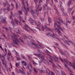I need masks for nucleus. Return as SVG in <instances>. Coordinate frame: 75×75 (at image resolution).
I'll return each mask as SVG.
<instances>
[{
    "label": "nucleus",
    "mask_w": 75,
    "mask_h": 75,
    "mask_svg": "<svg viewBox=\"0 0 75 75\" xmlns=\"http://www.w3.org/2000/svg\"><path fill=\"white\" fill-rule=\"evenodd\" d=\"M11 37H12L11 38V39H12V40H13V42L16 45H18V43H17V42L16 41H17L18 43H20V41H19V40H18V39H17V38H16L14 36H11Z\"/></svg>",
    "instance_id": "1"
},
{
    "label": "nucleus",
    "mask_w": 75,
    "mask_h": 75,
    "mask_svg": "<svg viewBox=\"0 0 75 75\" xmlns=\"http://www.w3.org/2000/svg\"><path fill=\"white\" fill-rule=\"evenodd\" d=\"M35 56H37V57H39L41 59L43 60H44V59H45V56H43L41 54H35Z\"/></svg>",
    "instance_id": "2"
},
{
    "label": "nucleus",
    "mask_w": 75,
    "mask_h": 75,
    "mask_svg": "<svg viewBox=\"0 0 75 75\" xmlns=\"http://www.w3.org/2000/svg\"><path fill=\"white\" fill-rule=\"evenodd\" d=\"M31 13L32 15L33 14H36V15L38 16V11L37 10L35 9V12L33 10H31Z\"/></svg>",
    "instance_id": "3"
},
{
    "label": "nucleus",
    "mask_w": 75,
    "mask_h": 75,
    "mask_svg": "<svg viewBox=\"0 0 75 75\" xmlns=\"http://www.w3.org/2000/svg\"><path fill=\"white\" fill-rule=\"evenodd\" d=\"M55 30L57 32V33L59 36H60V37L62 36V32L60 31L58 29V28H56L55 29Z\"/></svg>",
    "instance_id": "4"
},
{
    "label": "nucleus",
    "mask_w": 75,
    "mask_h": 75,
    "mask_svg": "<svg viewBox=\"0 0 75 75\" xmlns=\"http://www.w3.org/2000/svg\"><path fill=\"white\" fill-rule=\"evenodd\" d=\"M47 23H46L45 24V26L46 29V31H47L48 33H49V31H50V32H51V29H50V28H49L47 27Z\"/></svg>",
    "instance_id": "5"
},
{
    "label": "nucleus",
    "mask_w": 75,
    "mask_h": 75,
    "mask_svg": "<svg viewBox=\"0 0 75 75\" xmlns=\"http://www.w3.org/2000/svg\"><path fill=\"white\" fill-rule=\"evenodd\" d=\"M1 22L2 23H4L5 22V23H7V22L6 21V18H5V19H4L3 18H1Z\"/></svg>",
    "instance_id": "6"
},
{
    "label": "nucleus",
    "mask_w": 75,
    "mask_h": 75,
    "mask_svg": "<svg viewBox=\"0 0 75 75\" xmlns=\"http://www.w3.org/2000/svg\"><path fill=\"white\" fill-rule=\"evenodd\" d=\"M56 26H57V27L59 29H60L61 26H59L58 25H57V23L55 22L54 25V27L55 28V29H56V28H56Z\"/></svg>",
    "instance_id": "7"
},
{
    "label": "nucleus",
    "mask_w": 75,
    "mask_h": 75,
    "mask_svg": "<svg viewBox=\"0 0 75 75\" xmlns=\"http://www.w3.org/2000/svg\"><path fill=\"white\" fill-rule=\"evenodd\" d=\"M47 56H48V57H49V58L51 59H52V60H53L52 58H53V59H55L54 57L52 56L50 54H47Z\"/></svg>",
    "instance_id": "8"
},
{
    "label": "nucleus",
    "mask_w": 75,
    "mask_h": 75,
    "mask_svg": "<svg viewBox=\"0 0 75 75\" xmlns=\"http://www.w3.org/2000/svg\"><path fill=\"white\" fill-rule=\"evenodd\" d=\"M64 64L65 67H66V68H67V69H68L69 71L70 70V68L68 67V65H67V64H65V63H64Z\"/></svg>",
    "instance_id": "9"
},
{
    "label": "nucleus",
    "mask_w": 75,
    "mask_h": 75,
    "mask_svg": "<svg viewBox=\"0 0 75 75\" xmlns=\"http://www.w3.org/2000/svg\"><path fill=\"white\" fill-rule=\"evenodd\" d=\"M25 28H24V29L26 31H28V29H27V28H30L29 26H28V25H27L26 24L25 25Z\"/></svg>",
    "instance_id": "10"
},
{
    "label": "nucleus",
    "mask_w": 75,
    "mask_h": 75,
    "mask_svg": "<svg viewBox=\"0 0 75 75\" xmlns=\"http://www.w3.org/2000/svg\"><path fill=\"white\" fill-rule=\"evenodd\" d=\"M33 71L34 72V74L35 75H36V74H37V71L36 70V69H35V68H33Z\"/></svg>",
    "instance_id": "11"
},
{
    "label": "nucleus",
    "mask_w": 75,
    "mask_h": 75,
    "mask_svg": "<svg viewBox=\"0 0 75 75\" xmlns=\"http://www.w3.org/2000/svg\"><path fill=\"white\" fill-rule=\"evenodd\" d=\"M50 36H51L52 37H53V38H56V37H55V35L54 34H53V35H52L51 34H50Z\"/></svg>",
    "instance_id": "12"
},
{
    "label": "nucleus",
    "mask_w": 75,
    "mask_h": 75,
    "mask_svg": "<svg viewBox=\"0 0 75 75\" xmlns=\"http://www.w3.org/2000/svg\"><path fill=\"white\" fill-rule=\"evenodd\" d=\"M15 3V4L16 5V10H18V8H19V6L18 5V4H17V3H16V2Z\"/></svg>",
    "instance_id": "13"
},
{
    "label": "nucleus",
    "mask_w": 75,
    "mask_h": 75,
    "mask_svg": "<svg viewBox=\"0 0 75 75\" xmlns=\"http://www.w3.org/2000/svg\"><path fill=\"white\" fill-rule=\"evenodd\" d=\"M22 63L23 64H24V66H25V67H26V66H27V62H25V61H23L22 62Z\"/></svg>",
    "instance_id": "14"
},
{
    "label": "nucleus",
    "mask_w": 75,
    "mask_h": 75,
    "mask_svg": "<svg viewBox=\"0 0 75 75\" xmlns=\"http://www.w3.org/2000/svg\"><path fill=\"white\" fill-rule=\"evenodd\" d=\"M46 72L48 74V75H50L51 74V71H50L48 69L47 70Z\"/></svg>",
    "instance_id": "15"
},
{
    "label": "nucleus",
    "mask_w": 75,
    "mask_h": 75,
    "mask_svg": "<svg viewBox=\"0 0 75 75\" xmlns=\"http://www.w3.org/2000/svg\"><path fill=\"white\" fill-rule=\"evenodd\" d=\"M21 56L22 57V58L23 59H27V58H26V57H25L24 56V55L22 54L21 55Z\"/></svg>",
    "instance_id": "16"
},
{
    "label": "nucleus",
    "mask_w": 75,
    "mask_h": 75,
    "mask_svg": "<svg viewBox=\"0 0 75 75\" xmlns=\"http://www.w3.org/2000/svg\"><path fill=\"white\" fill-rule=\"evenodd\" d=\"M13 16L12 15H9V18L10 20H11L12 21H13Z\"/></svg>",
    "instance_id": "17"
},
{
    "label": "nucleus",
    "mask_w": 75,
    "mask_h": 75,
    "mask_svg": "<svg viewBox=\"0 0 75 75\" xmlns=\"http://www.w3.org/2000/svg\"><path fill=\"white\" fill-rule=\"evenodd\" d=\"M4 65L5 68L6 67H7V62L5 61V63H4V64H3Z\"/></svg>",
    "instance_id": "18"
},
{
    "label": "nucleus",
    "mask_w": 75,
    "mask_h": 75,
    "mask_svg": "<svg viewBox=\"0 0 75 75\" xmlns=\"http://www.w3.org/2000/svg\"><path fill=\"white\" fill-rule=\"evenodd\" d=\"M53 69L54 70L55 72L57 74V73H58V71H57V69H56V68H55L54 67L53 68Z\"/></svg>",
    "instance_id": "19"
},
{
    "label": "nucleus",
    "mask_w": 75,
    "mask_h": 75,
    "mask_svg": "<svg viewBox=\"0 0 75 75\" xmlns=\"http://www.w3.org/2000/svg\"><path fill=\"white\" fill-rule=\"evenodd\" d=\"M7 10L8 11H9L10 10V6H8L7 7Z\"/></svg>",
    "instance_id": "20"
},
{
    "label": "nucleus",
    "mask_w": 75,
    "mask_h": 75,
    "mask_svg": "<svg viewBox=\"0 0 75 75\" xmlns=\"http://www.w3.org/2000/svg\"><path fill=\"white\" fill-rule=\"evenodd\" d=\"M0 56L1 57H2L4 59H5V55H1V54H0Z\"/></svg>",
    "instance_id": "21"
},
{
    "label": "nucleus",
    "mask_w": 75,
    "mask_h": 75,
    "mask_svg": "<svg viewBox=\"0 0 75 75\" xmlns=\"http://www.w3.org/2000/svg\"><path fill=\"white\" fill-rule=\"evenodd\" d=\"M61 72L62 75H65L66 74L65 73V72L63 71H61Z\"/></svg>",
    "instance_id": "22"
},
{
    "label": "nucleus",
    "mask_w": 75,
    "mask_h": 75,
    "mask_svg": "<svg viewBox=\"0 0 75 75\" xmlns=\"http://www.w3.org/2000/svg\"><path fill=\"white\" fill-rule=\"evenodd\" d=\"M71 4V1L69 0L67 4L69 5V6Z\"/></svg>",
    "instance_id": "23"
},
{
    "label": "nucleus",
    "mask_w": 75,
    "mask_h": 75,
    "mask_svg": "<svg viewBox=\"0 0 75 75\" xmlns=\"http://www.w3.org/2000/svg\"><path fill=\"white\" fill-rule=\"evenodd\" d=\"M40 20H41V21L42 23H43V21H44V18H43V19H42V18L40 17Z\"/></svg>",
    "instance_id": "24"
},
{
    "label": "nucleus",
    "mask_w": 75,
    "mask_h": 75,
    "mask_svg": "<svg viewBox=\"0 0 75 75\" xmlns=\"http://www.w3.org/2000/svg\"><path fill=\"white\" fill-rule=\"evenodd\" d=\"M65 62L67 64H68V63H69V61L67 59H65L64 60Z\"/></svg>",
    "instance_id": "25"
},
{
    "label": "nucleus",
    "mask_w": 75,
    "mask_h": 75,
    "mask_svg": "<svg viewBox=\"0 0 75 75\" xmlns=\"http://www.w3.org/2000/svg\"><path fill=\"white\" fill-rule=\"evenodd\" d=\"M48 20L49 21V24L51 23V18H50L49 17L48 18Z\"/></svg>",
    "instance_id": "26"
},
{
    "label": "nucleus",
    "mask_w": 75,
    "mask_h": 75,
    "mask_svg": "<svg viewBox=\"0 0 75 75\" xmlns=\"http://www.w3.org/2000/svg\"><path fill=\"white\" fill-rule=\"evenodd\" d=\"M60 9L62 11H63L64 10V7L63 6H61L60 7Z\"/></svg>",
    "instance_id": "27"
},
{
    "label": "nucleus",
    "mask_w": 75,
    "mask_h": 75,
    "mask_svg": "<svg viewBox=\"0 0 75 75\" xmlns=\"http://www.w3.org/2000/svg\"><path fill=\"white\" fill-rule=\"evenodd\" d=\"M20 72L22 74H24V71L23 70H19Z\"/></svg>",
    "instance_id": "28"
},
{
    "label": "nucleus",
    "mask_w": 75,
    "mask_h": 75,
    "mask_svg": "<svg viewBox=\"0 0 75 75\" xmlns=\"http://www.w3.org/2000/svg\"><path fill=\"white\" fill-rule=\"evenodd\" d=\"M18 18L19 20H20V21H21V20H22V18L21 17V16H20V15H19L18 17Z\"/></svg>",
    "instance_id": "29"
},
{
    "label": "nucleus",
    "mask_w": 75,
    "mask_h": 75,
    "mask_svg": "<svg viewBox=\"0 0 75 75\" xmlns=\"http://www.w3.org/2000/svg\"><path fill=\"white\" fill-rule=\"evenodd\" d=\"M35 48H37L38 50H39L40 49V47H38L37 45H36V46H35Z\"/></svg>",
    "instance_id": "30"
},
{
    "label": "nucleus",
    "mask_w": 75,
    "mask_h": 75,
    "mask_svg": "<svg viewBox=\"0 0 75 75\" xmlns=\"http://www.w3.org/2000/svg\"><path fill=\"white\" fill-rule=\"evenodd\" d=\"M17 35H17L15 34H14L13 35L14 36V37H17V38H18V37H20V36L18 35L17 34Z\"/></svg>",
    "instance_id": "31"
},
{
    "label": "nucleus",
    "mask_w": 75,
    "mask_h": 75,
    "mask_svg": "<svg viewBox=\"0 0 75 75\" xmlns=\"http://www.w3.org/2000/svg\"><path fill=\"white\" fill-rule=\"evenodd\" d=\"M31 44H32V45H35V46H36L37 45L34 42H32L31 43Z\"/></svg>",
    "instance_id": "32"
},
{
    "label": "nucleus",
    "mask_w": 75,
    "mask_h": 75,
    "mask_svg": "<svg viewBox=\"0 0 75 75\" xmlns=\"http://www.w3.org/2000/svg\"><path fill=\"white\" fill-rule=\"evenodd\" d=\"M15 21H16V23L17 24H18V21H17V19H15Z\"/></svg>",
    "instance_id": "33"
},
{
    "label": "nucleus",
    "mask_w": 75,
    "mask_h": 75,
    "mask_svg": "<svg viewBox=\"0 0 75 75\" xmlns=\"http://www.w3.org/2000/svg\"><path fill=\"white\" fill-rule=\"evenodd\" d=\"M48 1H46V3L45 4V7H48Z\"/></svg>",
    "instance_id": "34"
},
{
    "label": "nucleus",
    "mask_w": 75,
    "mask_h": 75,
    "mask_svg": "<svg viewBox=\"0 0 75 75\" xmlns=\"http://www.w3.org/2000/svg\"><path fill=\"white\" fill-rule=\"evenodd\" d=\"M71 21H66V23L67 24H66V25H68V23H71Z\"/></svg>",
    "instance_id": "35"
},
{
    "label": "nucleus",
    "mask_w": 75,
    "mask_h": 75,
    "mask_svg": "<svg viewBox=\"0 0 75 75\" xmlns=\"http://www.w3.org/2000/svg\"><path fill=\"white\" fill-rule=\"evenodd\" d=\"M62 15H63V16H66V15H67V13L63 12L62 13Z\"/></svg>",
    "instance_id": "36"
},
{
    "label": "nucleus",
    "mask_w": 75,
    "mask_h": 75,
    "mask_svg": "<svg viewBox=\"0 0 75 75\" xmlns=\"http://www.w3.org/2000/svg\"><path fill=\"white\" fill-rule=\"evenodd\" d=\"M19 65V63H16V67H18Z\"/></svg>",
    "instance_id": "37"
},
{
    "label": "nucleus",
    "mask_w": 75,
    "mask_h": 75,
    "mask_svg": "<svg viewBox=\"0 0 75 75\" xmlns=\"http://www.w3.org/2000/svg\"><path fill=\"white\" fill-rule=\"evenodd\" d=\"M47 11L48 12V10H51V8L50 7H48L47 8Z\"/></svg>",
    "instance_id": "38"
},
{
    "label": "nucleus",
    "mask_w": 75,
    "mask_h": 75,
    "mask_svg": "<svg viewBox=\"0 0 75 75\" xmlns=\"http://www.w3.org/2000/svg\"><path fill=\"white\" fill-rule=\"evenodd\" d=\"M5 69L7 72H8V67H5Z\"/></svg>",
    "instance_id": "39"
},
{
    "label": "nucleus",
    "mask_w": 75,
    "mask_h": 75,
    "mask_svg": "<svg viewBox=\"0 0 75 75\" xmlns=\"http://www.w3.org/2000/svg\"><path fill=\"white\" fill-rule=\"evenodd\" d=\"M32 71H33V69H30L29 71V72L30 74H31V72H32Z\"/></svg>",
    "instance_id": "40"
},
{
    "label": "nucleus",
    "mask_w": 75,
    "mask_h": 75,
    "mask_svg": "<svg viewBox=\"0 0 75 75\" xmlns=\"http://www.w3.org/2000/svg\"><path fill=\"white\" fill-rule=\"evenodd\" d=\"M63 47L65 48H67L68 49V47H67V46H66V45H63Z\"/></svg>",
    "instance_id": "41"
},
{
    "label": "nucleus",
    "mask_w": 75,
    "mask_h": 75,
    "mask_svg": "<svg viewBox=\"0 0 75 75\" xmlns=\"http://www.w3.org/2000/svg\"><path fill=\"white\" fill-rule=\"evenodd\" d=\"M30 38V40L31 41H34V40H33V38Z\"/></svg>",
    "instance_id": "42"
},
{
    "label": "nucleus",
    "mask_w": 75,
    "mask_h": 75,
    "mask_svg": "<svg viewBox=\"0 0 75 75\" xmlns=\"http://www.w3.org/2000/svg\"><path fill=\"white\" fill-rule=\"evenodd\" d=\"M42 8V7H40L39 9V11H41Z\"/></svg>",
    "instance_id": "43"
},
{
    "label": "nucleus",
    "mask_w": 75,
    "mask_h": 75,
    "mask_svg": "<svg viewBox=\"0 0 75 75\" xmlns=\"http://www.w3.org/2000/svg\"><path fill=\"white\" fill-rule=\"evenodd\" d=\"M11 24H12L13 26H14V23H13V21H11Z\"/></svg>",
    "instance_id": "44"
},
{
    "label": "nucleus",
    "mask_w": 75,
    "mask_h": 75,
    "mask_svg": "<svg viewBox=\"0 0 75 75\" xmlns=\"http://www.w3.org/2000/svg\"><path fill=\"white\" fill-rule=\"evenodd\" d=\"M49 62H50V63H51V64H54V63H53V62H52V61L51 60H50V59H49Z\"/></svg>",
    "instance_id": "45"
},
{
    "label": "nucleus",
    "mask_w": 75,
    "mask_h": 75,
    "mask_svg": "<svg viewBox=\"0 0 75 75\" xmlns=\"http://www.w3.org/2000/svg\"><path fill=\"white\" fill-rule=\"evenodd\" d=\"M61 22L62 23V24H65V23L64 22V21H62V20H61Z\"/></svg>",
    "instance_id": "46"
},
{
    "label": "nucleus",
    "mask_w": 75,
    "mask_h": 75,
    "mask_svg": "<svg viewBox=\"0 0 75 75\" xmlns=\"http://www.w3.org/2000/svg\"><path fill=\"white\" fill-rule=\"evenodd\" d=\"M72 9H73V8L72 7L71 8H69L68 10H70V11H72Z\"/></svg>",
    "instance_id": "47"
},
{
    "label": "nucleus",
    "mask_w": 75,
    "mask_h": 75,
    "mask_svg": "<svg viewBox=\"0 0 75 75\" xmlns=\"http://www.w3.org/2000/svg\"><path fill=\"white\" fill-rule=\"evenodd\" d=\"M8 61L9 62H11V60H10V58L9 57H8Z\"/></svg>",
    "instance_id": "48"
},
{
    "label": "nucleus",
    "mask_w": 75,
    "mask_h": 75,
    "mask_svg": "<svg viewBox=\"0 0 75 75\" xmlns=\"http://www.w3.org/2000/svg\"><path fill=\"white\" fill-rule=\"evenodd\" d=\"M33 65H38V64L36 62H33Z\"/></svg>",
    "instance_id": "49"
},
{
    "label": "nucleus",
    "mask_w": 75,
    "mask_h": 75,
    "mask_svg": "<svg viewBox=\"0 0 75 75\" xmlns=\"http://www.w3.org/2000/svg\"><path fill=\"white\" fill-rule=\"evenodd\" d=\"M19 40H21V42H22V43H23L24 41H23V40H21V38H20Z\"/></svg>",
    "instance_id": "50"
},
{
    "label": "nucleus",
    "mask_w": 75,
    "mask_h": 75,
    "mask_svg": "<svg viewBox=\"0 0 75 75\" xmlns=\"http://www.w3.org/2000/svg\"><path fill=\"white\" fill-rule=\"evenodd\" d=\"M29 21H34V20L33 19H32L31 18H29Z\"/></svg>",
    "instance_id": "51"
},
{
    "label": "nucleus",
    "mask_w": 75,
    "mask_h": 75,
    "mask_svg": "<svg viewBox=\"0 0 75 75\" xmlns=\"http://www.w3.org/2000/svg\"><path fill=\"white\" fill-rule=\"evenodd\" d=\"M42 30H45V28L43 26H42Z\"/></svg>",
    "instance_id": "52"
},
{
    "label": "nucleus",
    "mask_w": 75,
    "mask_h": 75,
    "mask_svg": "<svg viewBox=\"0 0 75 75\" xmlns=\"http://www.w3.org/2000/svg\"><path fill=\"white\" fill-rule=\"evenodd\" d=\"M52 64V66L53 67H54V68H55V64L53 63V64Z\"/></svg>",
    "instance_id": "53"
},
{
    "label": "nucleus",
    "mask_w": 75,
    "mask_h": 75,
    "mask_svg": "<svg viewBox=\"0 0 75 75\" xmlns=\"http://www.w3.org/2000/svg\"><path fill=\"white\" fill-rule=\"evenodd\" d=\"M72 67L74 68V69H75V65L73 64V65H71Z\"/></svg>",
    "instance_id": "54"
},
{
    "label": "nucleus",
    "mask_w": 75,
    "mask_h": 75,
    "mask_svg": "<svg viewBox=\"0 0 75 75\" xmlns=\"http://www.w3.org/2000/svg\"><path fill=\"white\" fill-rule=\"evenodd\" d=\"M1 62H2L3 64H4V60H3V59H1Z\"/></svg>",
    "instance_id": "55"
},
{
    "label": "nucleus",
    "mask_w": 75,
    "mask_h": 75,
    "mask_svg": "<svg viewBox=\"0 0 75 75\" xmlns=\"http://www.w3.org/2000/svg\"><path fill=\"white\" fill-rule=\"evenodd\" d=\"M22 4H23V5H24V1L23 0H22Z\"/></svg>",
    "instance_id": "56"
},
{
    "label": "nucleus",
    "mask_w": 75,
    "mask_h": 75,
    "mask_svg": "<svg viewBox=\"0 0 75 75\" xmlns=\"http://www.w3.org/2000/svg\"><path fill=\"white\" fill-rule=\"evenodd\" d=\"M3 4V5H4V7H6V4L5 3V2H4Z\"/></svg>",
    "instance_id": "57"
},
{
    "label": "nucleus",
    "mask_w": 75,
    "mask_h": 75,
    "mask_svg": "<svg viewBox=\"0 0 75 75\" xmlns=\"http://www.w3.org/2000/svg\"><path fill=\"white\" fill-rule=\"evenodd\" d=\"M59 29H60V30L62 31V32H63V33H64V31H63V30H62V28L60 27V28Z\"/></svg>",
    "instance_id": "58"
},
{
    "label": "nucleus",
    "mask_w": 75,
    "mask_h": 75,
    "mask_svg": "<svg viewBox=\"0 0 75 75\" xmlns=\"http://www.w3.org/2000/svg\"><path fill=\"white\" fill-rule=\"evenodd\" d=\"M28 10H29V8H27L26 12H28Z\"/></svg>",
    "instance_id": "59"
},
{
    "label": "nucleus",
    "mask_w": 75,
    "mask_h": 75,
    "mask_svg": "<svg viewBox=\"0 0 75 75\" xmlns=\"http://www.w3.org/2000/svg\"><path fill=\"white\" fill-rule=\"evenodd\" d=\"M46 62L48 65H50V64L47 61Z\"/></svg>",
    "instance_id": "60"
},
{
    "label": "nucleus",
    "mask_w": 75,
    "mask_h": 75,
    "mask_svg": "<svg viewBox=\"0 0 75 75\" xmlns=\"http://www.w3.org/2000/svg\"><path fill=\"white\" fill-rule=\"evenodd\" d=\"M72 18L73 19V20H75V16H72Z\"/></svg>",
    "instance_id": "61"
},
{
    "label": "nucleus",
    "mask_w": 75,
    "mask_h": 75,
    "mask_svg": "<svg viewBox=\"0 0 75 75\" xmlns=\"http://www.w3.org/2000/svg\"><path fill=\"white\" fill-rule=\"evenodd\" d=\"M51 74L52 75H55V74H54V73L53 72H51Z\"/></svg>",
    "instance_id": "62"
},
{
    "label": "nucleus",
    "mask_w": 75,
    "mask_h": 75,
    "mask_svg": "<svg viewBox=\"0 0 75 75\" xmlns=\"http://www.w3.org/2000/svg\"><path fill=\"white\" fill-rule=\"evenodd\" d=\"M3 37H4V38H6V39H7V38H6V35H5V34H4V35H3Z\"/></svg>",
    "instance_id": "63"
},
{
    "label": "nucleus",
    "mask_w": 75,
    "mask_h": 75,
    "mask_svg": "<svg viewBox=\"0 0 75 75\" xmlns=\"http://www.w3.org/2000/svg\"><path fill=\"white\" fill-rule=\"evenodd\" d=\"M54 9L55 10H57V8H56V6H55V5H54Z\"/></svg>",
    "instance_id": "64"
}]
</instances>
